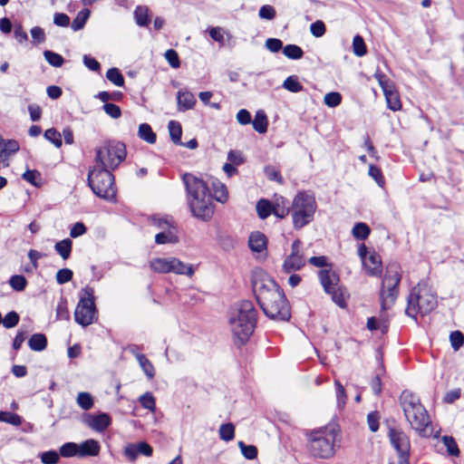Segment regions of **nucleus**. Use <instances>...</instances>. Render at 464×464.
Returning a JSON list of instances; mask_svg holds the SVG:
<instances>
[{
  "label": "nucleus",
  "instance_id": "36",
  "mask_svg": "<svg viewBox=\"0 0 464 464\" xmlns=\"http://www.w3.org/2000/svg\"><path fill=\"white\" fill-rule=\"evenodd\" d=\"M89 16L90 11L88 9H83L81 12H79L77 16L72 20V23L71 24L72 29L73 31H79L82 29Z\"/></svg>",
  "mask_w": 464,
  "mask_h": 464
},
{
  "label": "nucleus",
  "instance_id": "13",
  "mask_svg": "<svg viewBox=\"0 0 464 464\" xmlns=\"http://www.w3.org/2000/svg\"><path fill=\"white\" fill-rule=\"evenodd\" d=\"M302 242L299 239H295L292 244V252L286 256L283 264V270L289 274L294 271L302 269L305 265V259L300 249Z\"/></svg>",
  "mask_w": 464,
  "mask_h": 464
},
{
  "label": "nucleus",
  "instance_id": "1",
  "mask_svg": "<svg viewBox=\"0 0 464 464\" xmlns=\"http://www.w3.org/2000/svg\"><path fill=\"white\" fill-rule=\"evenodd\" d=\"M253 290L258 304L267 317L284 322L290 319L289 303L284 291L273 278L264 276L255 279Z\"/></svg>",
  "mask_w": 464,
  "mask_h": 464
},
{
  "label": "nucleus",
  "instance_id": "4",
  "mask_svg": "<svg viewBox=\"0 0 464 464\" xmlns=\"http://www.w3.org/2000/svg\"><path fill=\"white\" fill-rule=\"evenodd\" d=\"M400 402L404 416L411 428L421 437H430L433 433L431 421L419 397L404 391L400 397Z\"/></svg>",
  "mask_w": 464,
  "mask_h": 464
},
{
  "label": "nucleus",
  "instance_id": "42",
  "mask_svg": "<svg viewBox=\"0 0 464 464\" xmlns=\"http://www.w3.org/2000/svg\"><path fill=\"white\" fill-rule=\"evenodd\" d=\"M219 437L225 441H230L235 437V426L228 422L222 424L219 428Z\"/></svg>",
  "mask_w": 464,
  "mask_h": 464
},
{
  "label": "nucleus",
  "instance_id": "20",
  "mask_svg": "<svg viewBox=\"0 0 464 464\" xmlns=\"http://www.w3.org/2000/svg\"><path fill=\"white\" fill-rule=\"evenodd\" d=\"M170 273L192 276L195 273L192 265L185 264L176 257H170Z\"/></svg>",
  "mask_w": 464,
  "mask_h": 464
},
{
  "label": "nucleus",
  "instance_id": "35",
  "mask_svg": "<svg viewBox=\"0 0 464 464\" xmlns=\"http://www.w3.org/2000/svg\"><path fill=\"white\" fill-rule=\"evenodd\" d=\"M138 362L147 378L152 380L155 377V368L151 362L145 355L140 356Z\"/></svg>",
  "mask_w": 464,
  "mask_h": 464
},
{
  "label": "nucleus",
  "instance_id": "28",
  "mask_svg": "<svg viewBox=\"0 0 464 464\" xmlns=\"http://www.w3.org/2000/svg\"><path fill=\"white\" fill-rule=\"evenodd\" d=\"M214 196L213 198L220 203H225L228 199V191L225 184L220 181L213 182Z\"/></svg>",
  "mask_w": 464,
  "mask_h": 464
},
{
  "label": "nucleus",
  "instance_id": "46",
  "mask_svg": "<svg viewBox=\"0 0 464 464\" xmlns=\"http://www.w3.org/2000/svg\"><path fill=\"white\" fill-rule=\"evenodd\" d=\"M283 87L291 92H299L303 90V85L295 76L287 77L283 82Z\"/></svg>",
  "mask_w": 464,
  "mask_h": 464
},
{
  "label": "nucleus",
  "instance_id": "7",
  "mask_svg": "<svg viewBox=\"0 0 464 464\" xmlns=\"http://www.w3.org/2000/svg\"><path fill=\"white\" fill-rule=\"evenodd\" d=\"M316 208L314 194L308 191L298 192L293 199L291 208L294 227L300 229L308 225L314 218Z\"/></svg>",
  "mask_w": 464,
  "mask_h": 464
},
{
  "label": "nucleus",
  "instance_id": "62",
  "mask_svg": "<svg viewBox=\"0 0 464 464\" xmlns=\"http://www.w3.org/2000/svg\"><path fill=\"white\" fill-rule=\"evenodd\" d=\"M379 420L377 411H372L367 415V423L371 431L376 432L379 430Z\"/></svg>",
  "mask_w": 464,
  "mask_h": 464
},
{
  "label": "nucleus",
  "instance_id": "61",
  "mask_svg": "<svg viewBox=\"0 0 464 464\" xmlns=\"http://www.w3.org/2000/svg\"><path fill=\"white\" fill-rule=\"evenodd\" d=\"M103 110L112 119H118L121 115V108L114 103L106 102L103 105Z\"/></svg>",
  "mask_w": 464,
  "mask_h": 464
},
{
  "label": "nucleus",
  "instance_id": "39",
  "mask_svg": "<svg viewBox=\"0 0 464 464\" xmlns=\"http://www.w3.org/2000/svg\"><path fill=\"white\" fill-rule=\"evenodd\" d=\"M139 401L144 409L149 410L151 412H155L156 401L151 392H147L144 394H142L140 397Z\"/></svg>",
  "mask_w": 464,
  "mask_h": 464
},
{
  "label": "nucleus",
  "instance_id": "37",
  "mask_svg": "<svg viewBox=\"0 0 464 464\" xmlns=\"http://www.w3.org/2000/svg\"><path fill=\"white\" fill-rule=\"evenodd\" d=\"M106 78L116 86L124 85V77L118 68H111L106 72Z\"/></svg>",
  "mask_w": 464,
  "mask_h": 464
},
{
  "label": "nucleus",
  "instance_id": "52",
  "mask_svg": "<svg viewBox=\"0 0 464 464\" xmlns=\"http://www.w3.org/2000/svg\"><path fill=\"white\" fill-rule=\"evenodd\" d=\"M19 320V314L14 311H11L5 314L4 319L2 318V323L5 328L10 329L16 326Z\"/></svg>",
  "mask_w": 464,
  "mask_h": 464
},
{
  "label": "nucleus",
  "instance_id": "14",
  "mask_svg": "<svg viewBox=\"0 0 464 464\" xmlns=\"http://www.w3.org/2000/svg\"><path fill=\"white\" fill-rule=\"evenodd\" d=\"M83 422L92 430L102 432L111 425V420L109 414L101 412L96 415L86 414L83 418Z\"/></svg>",
  "mask_w": 464,
  "mask_h": 464
},
{
  "label": "nucleus",
  "instance_id": "27",
  "mask_svg": "<svg viewBox=\"0 0 464 464\" xmlns=\"http://www.w3.org/2000/svg\"><path fill=\"white\" fill-rule=\"evenodd\" d=\"M168 129L171 140L177 145H183L181 141L182 128L179 122L170 121L168 124Z\"/></svg>",
  "mask_w": 464,
  "mask_h": 464
},
{
  "label": "nucleus",
  "instance_id": "54",
  "mask_svg": "<svg viewBox=\"0 0 464 464\" xmlns=\"http://www.w3.org/2000/svg\"><path fill=\"white\" fill-rule=\"evenodd\" d=\"M264 172L268 179L278 182L279 184L283 183V178L278 169H276L274 166L267 165L264 168Z\"/></svg>",
  "mask_w": 464,
  "mask_h": 464
},
{
  "label": "nucleus",
  "instance_id": "57",
  "mask_svg": "<svg viewBox=\"0 0 464 464\" xmlns=\"http://www.w3.org/2000/svg\"><path fill=\"white\" fill-rule=\"evenodd\" d=\"M164 56H165V59L167 60V62L169 63V64L172 68L177 69L180 66V61H179V55L175 50H173V49L167 50Z\"/></svg>",
  "mask_w": 464,
  "mask_h": 464
},
{
  "label": "nucleus",
  "instance_id": "43",
  "mask_svg": "<svg viewBox=\"0 0 464 464\" xmlns=\"http://www.w3.org/2000/svg\"><path fill=\"white\" fill-rule=\"evenodd\" d=\"M155 242L158 245H163V244H167V243L173 244V243L178 242V237L171 231H163V232L158 233L155 236Z\"/></svg>",
  "mask_w": 464,
  "mask_h": 464
},
{
  "label": "nucleus",
  "instance_id": "40",
  "mask_svg": "<svg viewBox=\"0 0 464 464\" xmlns=\"http://www.w3.org/2000/svg\"><path fill=\"white\" fill-rule=\"evenodd\" d=\"M9 285L14 291L21 292L25 289L27 280L22 275H14L10 277Z\"/></svg>",
  "mask_w": 464,
  "mask_h": 464
},
{
  "label": "nucleus",
  "instance_id": "47",
  "mask_svg": "<svg viewBox=\"0 0 464 464\" xmlns=\"http://www.w3.org/2000/svg\"><path fill=\"white\" fill-rule=\"evenodd\" d=\"M23 179L29 182L34 187L40 186V180H41V174L36 169H27L23 175Z\"/></svg>",
  "mask_w": 464,
  "mask_h": 464
},
{
  "label": "nucleus",
  "instance_id": "31",
  "mask_svg": "<svg viewBox=\"0 0 464 464\" xmlns=\"http://www.w3.org/2000/svg\"><path fill=\"white\" fill-rule=\"evenodd\" d=\"M59 454L63 458H79V446L75 442H66L60 447Z\"/></svg>",
  "mask_w": 464,
  "mask_h": 464
},
{
  "label": "nucleus",
  "instance_id": "25",
  "mask_svg": "<svg viewBox=\"0 0 464 464\" xmlns=\"http://www.w3.org/2000/svg\"><path fill=\"white\" fill-rule=\"evenodd\" d=\"M253 128L258 133H265L267 130V117L263 111H256L254 121H251Z\"/></svg>",
  "mask_w": 464,
  "mask_h": 464
},
{
  "label": "nucleus",
  "instance_id": "17",
  "mask_svg": "<svg viewBox=\"0 0 464 464\" xmlns=\"http://www.w3.org/2000/svg\"><path fill=\"white\" fill-rule=\"evenodd\" d=\"M196 102L194 94L189 91H179L177 93V106L179 111L192 110Z\"/></svg>",
  "mask_w": 464,
  "mask_h": 464
},
{
  "label": "nucleus",
  "instance_id": "48",
  "mask_svg": "<svg viewBox=\"0 0 464 464\" xmlns=\"http://www.w3.org/2000/svg\"><path fill=\"white\" fill-rule=\"evenodd\" d=\"M44 138L52 142L56 148H60L63 144L62 136L54 128L45 130Z\"/></svg>",
  "mask_w": 464,
  "mask_h": 464
},
{
  "label": "nucleus",
  "instance_id": "29",
  "mask_svg": "<svg viewBox=\"0 0 464 464\" xmlns=\"http://www.w3.org/2000/svg\"><path fill=\"white\" fill-rule=\"evenodd\" d=\"M273 205L268 199L261 198L256 203V212L261 219H266L272 214Z\"/></svg>",
  "mask_w": 464,
  "mask_h": 464
},
{
  "label": "nucleus",
  "instance_id": "22",
  "mask_svg": "<svg viewBox=\"0 0 464 464\" xmlns=\"http://www.w3.org/2000/svg\"><path fill=\"white\" fill-rule=\"evenodd\" d=\"M72 241L70 238H65L55 243L54 250L63 259L67 260L72 253Z\"/></svg>",
  "mask_w": 464,
  "mask_h": 464
},
{
  "label": "nucleus",
  "instance_id": "41",
  "mask_svg": "<svg viewBox=\"0 0 464 464\" xmlns=\"http://www.w3.org/2000/svg\"><path fill=\"white\" fill-rule=\"evenodd\" d=\"M237 445L246 459H255L257 457V448L255 445H246L241 440L237 442Z\"/></svg>",
  "mask_w": 464,
  "mask_h": 464
},
{
  "label": "nucleus",
  "instance_id": "49",
  "mask_svg": "<svg viewBox=\"0 0 464 464\" xmlns=\"http://www.w3.org/2000/svg\"><path fill=\"white\" fill-rule=\"evenodd\" d=\"M442 442L445 445V447L447 448V451H448L449 455L454 456V457H459V447H458L455 440L452 437L444 436L442 438Z\"/></svg>",
  "mask_w": 464,
  "mask_h": 464
},
{
  "label": "nucleus",
  "instance_id": "60",
  "mask_svg": "<svg viewBox=\"0 0 464 464\" xmlns=\"http://www.w3.org/2000/svg\"><path fill=\"white\" fill-rule=\"evenodd\" d=\"M258 15L261 19L273 20L276 17V10L272 5H265L260 7Z\"/></svg>",
  "mask_w": 464,
  "mask_h": 464
},
{
  "label": "nucleus",
  "instance_id": "58",
  "mask_svg": "<svg viewBox=\"0 0 464 464\" xmlns=\"http://www.w3.org/2000/svg\"><path fill=\"white\" fill-rule=\"evenodd\" d=\"M368 174L370 177H372L376 181L378 186H380L382 188L384 186L385 181H384L383 176L382 174V171L378 167H376L374 165H370Z\"/></svg>",
  "mask_w": 464,
  "mask_h": 464
},
{
  "label": "nucleus",
  "instance_id": "50",
  "mask_svg": "<svg viewBox=\"0 0 464 464\" xmlns=\"http://www.w3.org/2000/svg\"><path fill=\"white\" fill-rule=\"evenodd\" d=\"M353 50L355 55L363 56L367 53L366 45L362 36L355 35L353 40Z\"/></svg>",
  "mask_w": 464,
  "mask_h": 464
},
{
  "label": "nucleus",
  "instance_id": "32",
  "mask_svg": "<svg viewBox=\"0 0 464 464\" xmlns=\"http://www.w3.org/2000/svg\"><path fill=\"white\" fill-rule=\"evenodd\" d=\"M352 232L354 238L364 240L369 237L371 229L367 224L359 222L354 225Z\"/></svg>",
  "mask_w": 464,
  "mask_h": 464
},
{
  "label": "nucleus",
  "instance_id": "26",
  "mask_svg": "<svg viewBox=\"0 0 464 464\" xmlns=\"http://www.w3.org/2000/svg\"><path fill=\"white\" fill-rule=\"evenodd\" d=\"M138 136L140 139L145 140L150 144H154L157 140L156 134L153 132L150 125L148 123L140 124Z\"/></svg>",
  "mask_w": 464,
  "mask_h": 464
},
{
  "label": "nucleus",
  "instance_id": "53",
  "mask_svg": "<svg viewBox=\"0 0 464 464\" xmlns=\"http://www.w3.org/2000/svg\"><path fill=\"white\" fill-rule=\"evenodd\" d=\"M374 78L378 81L383 92L394 86L392 82L380 71L374 73Z\"/></svg>",
  "mask_w": 464,
  "mask_h": 464
},
{
  "label": "nucleus",
  "instance_id": "33",
  "mask_svg": "<svg viewBox=\"0 0 464 464\" xmlns=\"http://www.w3.org/2000/svg\"><path fill=\"white\" fill-rule=\"evenodd\" d=\"M76 402L79 407L84 411H89L93 407V398L89 392H86L78 393Z\"/></svg>",
  "mask_w": 464,
  "mask_h": 464
},
{
  "label": "nucleus",
  "instance_id": "10",
  "mask_svg": "<svg viewBox=\"0 0 464 464\" xmlns=\"http://www.w3.org/2000/svg\"><path fill=\"white\" fill-rule=\"evenodd\" d=\"M126 158V148L120 141H107L95 150V166L115 169Z\"/></svg>",
  "mask_w": 464,
  "mask_h": 464
},
{
  "label": "nucleus",
  "instance_id": "2",
  "mask_svg": "<svg viewBox=\"0 0 464 464\" xmlns=\"http://www.w3.org/2000/svg\"><path fill=\"white\" fill-rule=\"evenodd\" d=\"M182 179L186 187L187 200L191 213L197 218L204 221L209 220L214 214L215 205L208 184L202 179L190 173H185Z\"/></svg>",
  "mask_w": 464,
  "mask_h": 464
},
{
  "label": "nucleus",
  "instance_id": "3",
  "mask_svg": "<svg viewBox=\"0 0 464 464\" xmlns=\"http://www.w3.org/2000/svg\"><path fill=\"white\" fill-rule=\"evenodd\" d=\"M256 310L252 302L245 300L236 306L229 317V325L237 345L245 344L254 333Z\"/></svg>",
  "mask_w": 464,
  "mask_h": 464
},
{
  "label": "nucleus",
  "instance_id": "16",
  "mask_svg": "<svg viewBox=\"0 0 464 464\" xmlns=\"http://www.w3.org/2000/svg\"><path fill=\"white\" fill-rule=\"evenodd\" d=\"M319 278L326 293L333 292L334 289L337 288L339 276L334 271L331 269H322L319 271Z\"/></svg>",
  "mask_w": 464,
  "mask_h": 464
},
{
  "label": "nucleus",
  "instance_id": "38",
  "mask_svg": "<svg viewBox=\"0 0 464 464\" xmlns=\"http://www.w3.org/2000/svg\"><path fill=\"white\" fill-rule=\"evenodd\" d=\"M44 56L47 63L53 67H61L64 63L63 57L61 54L54 53L53 51H44Z\"/></svg>",
  "mask_w": 464,
  "mask_h": 464
},
{
  "label": "nucleus",
  "instance_id": "5",
  "mask_svg": "<svg viewBox=\"0 0 464 464\" xmlns=\"http://www.w3.org/2000/svg\"><path fill=\"white\" fill-rule=\"evenodd\" d=\"M437 306V297L432 289L424 282L414 286L408 298L405 314L415 319L418 314H429Z\"/></svg>",
  "mask_w": 464,
  "mask_h": 464
},
{
  "label": "nucleus",
  "instance_id": "11",
  "mask_svg": "<svg viewBox=\"0 0 464 464\" xmlns=\"http://www.w3.org/2000/svg\"><path fill=\"white\" fill-rule=\"evenodd\" d=\"M79 302L74 311V320L86 327L98 319V311L94 303V290L91 286L83 287L79 293Z\"/></svg>",
  "mask_w": 464,
  "mask_h": 464
},
{
  "label": "nucleus",
  "instance_id": "63",
  "mask_svg": "<svg viewBox=\"0 0 464 464\" xmlns=\"http://www.w3.org/2000/svg\"><path fill=\"white\" fill-rule=\"evenodd\" d=\"M84 65L92 72H99L101 65L100 63L93 57L88 54H84L82 57Z\"/></svg>",
  "mask_w": 464,
  "mask_h": 464
},
{
  "label": "nucleus",
  "instance_id": "34",
  "mask_svg": "<svg viewBox=\"0 0 464 464\" xmlns=\"http://www.w3.org/2000/svg\"><path fill=\"white\" fill-rule=\"evenodd\" d=\"M283 53L292 60L301 59L304 55L302 48L296 44H287L283 48Z\"/></svg>",
  "mask_w": 464,
  "mask_h": 464
},
{
  "label": "nucleus",
  "instance_id": "24",
  "mask_svg": "<svg viewBox=\"0 0 464 464\" xmlns=\"http://www.w3.org/2000/svg\"><path fill=\"white\" fill-rule=\"evenodd\" d=\"M28 345L31 350L42 352L47 346V339L44 334H34L28 340Z\"/></svg>",
  "mask_w": 464,
  "mask_h": 464
},
{
  "label": "nucleus",
  "instance_id": "21",
  "mask_svg": "<svg viewBox=\"0 0 464 464\" xmlns=\"http://www.w3.org/2000/svg\"><path fill=\"white\" fill-rule=\"evenodd\" d=\"M387 106L390 110L397 111L401 110V103L398 92L395 91L394 86L383 92Z\"/></svg>",
  "mask_w": 464,
  "mask_h": 464
},
{
  "label": "nucleus",
  "instance_id": "8",
  "mask_svg": "<svg viewBox=\"0 0 464 464\" xmlns=\"http://www.w3.org/2000/svg\"><path fill=\"white\" fill-rule=\"evenodd\" d=\"M336 431L334 428H324L311 431L308 436V448L314 457L328 459L334 454Z\"/></svg>",
  "mask_w": 464,
  "mask_h": 464
},
{
  "label": "nucleus",
  "instance_id": "64",
  "mask_svg": "<svg viewBox=\"0 0 464 464\" xmlns=\"http://www.w3.org/2000/svg\"><path fill=\"white\" fill-rule=\"evenodd\" d=\"M265 45L272 53H277L284 48L283 42L277 38H268Z\"/></svg>",
  "mask_w": 464,
  "mask_h": 464
},
{
  "label": "nucleus",
  "instance_id": "6",
  "mask_svg": "<svg viewBox=\"0 0 464 464\" xmlns=\"http://www.w3.org/2000/svg\"><path fill=\"white\" fill-rule=\"evenodd\" d=\"M112 169L93 166L90 168L87 182L92 192L99 198L108 201L116 199V188L114 187V176Z\"/></svg>",
  "mask_w": 464,
  "mask_h": 464
},
{
  "label": "nucleus",
  "instance_id": "19",
  "mask_svg": "<svg viewBox=\"0 0 464 464\" xmlns=\"http://www.w3.org/2000/svg\"><path fill=\"white\" fill-rule=\"evenodd\" d=\"M248 246L253 252H266L267 246V240L266 236L259 231L251 233L248 239Z\"/></svg>",
  "mask_w": 464,
  "mask_h": 464
},
{
  "label": "nucleus",
  "instance_id": "55",
  "mask_svg": "<svg viewBox=\"0 0 464 464\" xmlns=\"http://www.w3.org/2000/svg\"><path fill=\"white\" fill-rule=\"evenodd\" d=\"M334 385L336 388L337 405L339 408H343L346 403V393L344 387L338 380H335Z\"/></svg>",
  "mask_w": 464,
  "mask_h": 464
},
{
  "label": "nucleus",
  "instance_id": "12",
  "mask_svg": "<svg viewBox=\"0 0 464 464\" xmlns=\"http://www.w3.org/2000/svg\"><path fill=\"white\" fill-rule=\"evenodd\" d=\"M388 437L392 446L398 454V464H410L411 443L407 434L401 429L389 427Z\"/></svg>",
  "mask_w": 464,
  "mask_h": 464
},
{
  "label": "nucleus",
  "instance_id": "56",
  "mask_svg": "<svg viewBox=\"0 0 464 464\" xmlns=\"http://www.w3.org/2000/svg\"><path fill=\"white\" fill-rule=\"evenodd\" d=\"M73 273L69 268H62L56 273V281L59 285H63L72 280Z\"/></svg>",
  "mask_w": 464,
  "mask_h": 464
},
{
  "label": "nucleus",
  "instance_id": "59",
  "mask_svg": "<svg viewBox=\"0 0 464 464\" xmlns=\"http://www.w3.org/2000/svg\"><path fill=\"white\" fill-rule=\"evenodd\" d=\"M450 341L452 348L457 351L459 350L464 343V335L459 331L452 332L450 335Z\"/></svg>",
  "mask_w": 464,
  "mask_h": 464
},
{
  "label": "nucleus",
  "instance_id": "51",
  "mask_svg": "<svg viewBox=\"0 0 464 464\" xmlns=\"http://www.w3.org/2000/svg\"><path fill=\"white\" fill-rule=\"evenodd\" d=\"M324 103L330 107H337L342 102V95L337 92H331L324 95Z\"/></svg>",
  "mask_w": 464,
  "mask_h": 464
},
{
  "label": "nucleus",
  "instance_id": "9",
  "mask_svg": "<svg viewBox=\"0 0 464 464\" xmlns=\"http://www.w3.org/2000/svg\"><path fill=\"white\" fill-rule=\"evenodd\" d=\"M401 279V268L397 264H390L382 284L380 301L382 311L390 309L399 295V285Z\"/></svg>",
  "mask_w": 464,
  "mask_h": 464
},
{
  "label": "nucleus",
  "instance_id": "45",
  "mask_svg": "<svg viewBox=\"0 0 464 464\" xmlns=\"http://www.w3.org/2000/svg\"><path fill=\"white\" fill-rule=\"evenodd\" d=\"M39 457L43 464H57L60 460L59 452L53 450L42 452Z\"/></svg>",
  "mask_w": 464,
  "mask_h": 464
},
{
  "label": "nucleus",
  "instance_id": "30",
  "mask_svg": "<svg viewBox=\"0 0 464 464\" xmlns=\"http://www.w3.org/2000/svg\"><path fill=\"white\" fill-rule=\"evenodd\" d=\"M134 18L138 25L147 26L150 22L148 8L141 5L137 6L134 11Z\"/></svg>",
  "mask_w": 464,
  "mask_h": 464
},
{
  "label": "nucleus",
  "instance_id": "23",
  "mask_svg": "<svg viewBox=\"0 0 464 464\" xmlns=\"http://www.w3.org/2000/svg\"><path fill=\"white\" fill-rule=\"evenodd\" d=\"M150 268L156 273L167 274L170 273V257L154 258L150 263Z\"/></svg>",
  "mask_w": 464,
  "mask_h": 464
},
{
  "label": "nucleus",
  "instance_id": "15",
  "mask_svg": "<svg viewBox=\"0 0 464 464\" xmlns=\"http://www.w3.org/2000/svg\"><path fill=\"white\" fill-rule=\"evenodd\" d=\"M362 265L366 273L371 276L380 277L382 273V264L381 256L372 252L363 262Z\"/></svg>",
  "mask_w": 464,
  "mask_h": 464
},
{
  "label": "nucleus",
  "instance_id": "44",
  "mask_svg": "<svg viewBox=\"0 0 464 464\" xmlns=\"http://www.w3.org/2000/svg\"><path fill=\"white\" fill-rule=\"evenodd\" d=\"M0 413L2 414L0 421L6 422L16 427L20 426L23 422L22 417L16 413L10 411H0Z\"/></svg>",
  "mask_w": 464,
  "mask_h": 464
},
{
  "label": "nucleus",
  "instance_id": "18",
  "mask_svg": "<svg viewBox=\"0 0 464 464\" xmlns=\"http://www.w3.org/2000/svg\"><path fill=\"white\" fill-rule=\"evenodd\" d=\"M79 446V458L83 459L86 457H95L100 453V444L93 439H89L82 441Z\"/></svg>",
  "mask_w": 464,
  "mask_h": 464
}]
</instances>
